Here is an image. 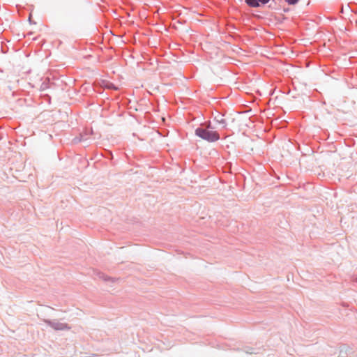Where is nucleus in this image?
I'll use <instances>...</instances> for the list:
<instances>
[{
	"instance_id": "1",
	"label": "nucleus",
	"mask_w": 357,
	"mask_h": 357,
	"mask_svg": "<svg viewBox=\"0 0 357 357\" xmlns=\"http://www.w3.org/2000/svg\"><path fill=\"white\" fill-rule=\"evenodd\" d=\"M195 135L208 142H215L220 139V135L218 132L204 128L203 126L197 128L195 130Z\"/></svg>"
},
{
	"instance_id": "2",
	"label": "nucleus",
	"mask_w": 357,
	"mask_h": 357,
	"mask_svg": "<svg viewBox=\"0 0 357 357\" xmlns=\"http://www.w3.org/2000/svg\"><path fill=\"white\" fill-rule=\"evenodd\" d=\"M43 321L55 331H68L70 327L65 323H61L56 319H44Z\"/></svg>"
},
{
	"instance_id": "3",
	"label": "nucleus",
	"mask_w": 357,
	"mask_h": 357,
	"mask_svg": "<svg viewBox=\"0 0 357 357\" xmlns=\"http://www.w3.org/2000/svg\"><path fill=\"white\" fill-rule=\"evenodd\" d=\"M213 120L222 128H225L227 126L224 115L220 112L215 111L213 113Z\"/></svg>"
},
{
	"instance_id": "4",
	"label": "nucleus",
	"mask_w": 357,
	"mask_h": 357,
	"mask_svg": "<svg viewBox=\"0 0 357 357\" xmlns=\"http://www.w3.org/2000/svg\"><path fill=\"white\" fill-rule=\"evenodd\" d=\"M270 0H245V2L250 7L259 8L261 5H265L268 3Z\"/></svg>"
},
{
	"instance_id": "5",
	"label": "nucleus",
	"mask_w": 357,
	"mask_h": 357,
	"mask_svg": "<svg viewBox=\"0 0 357 357\" xmlns=\"http://www.w3.org/2000/svg\"><path fill=\"white\" fill-rule=\"evenodd\" d=\"M98 275L100 278H102L103 280L105 281H112V282H114V278H111L109 277H107L106 276L104 273H98Z\"/></svg>"
},
{
	"instance_id": "6",
	"label": "nucleus",
	"mask_w": 357,
	"mask_h": 357,
	"mask_svg": "<svg viewBox=\"0 0 357 357\" xmlns=\"http://www.w3.org/2000/svg\"><path fill=\"white\" fill-rule=\"evenodd\" d=\"M200 126H203L204 128H207L211 130H213V129L210 121H206L204 124H202Z\"/></svg>"
},
{
	"instance_id": "7",
	"label": "nucleus",
	"mask_w": 357,
	"mask_h": 357,
	"mask_svg": "<svg viewBox=\"0 0 357 357\" xmlns=\"http://www.w3.org/2000/svg\"><path fill=\"white\" fill-rule=\"evenodd\" d=\"M105 87L109 89L117 90V87L113 83H107Z\"/></svg>"
},
{
	"instance_id": "8",
	"label": "nucleus",
	"mask_w": 357,
	"mask_h": 357,
	"mask_svg": "<svg viewBox=\"0 0 357 357\" xmlns=\"http://www.w3.org/2000/svg\"><path fill=\"white\" fill-rule=\"evenodd\" d=\"M289 5H295L298 3L299 0H284Z\"/></svg>"
},
{
	"instance_id": "9",
	"label": "nucleus",
	"mask_w": 357,
	"mask_h": 357,
	"mask_svg": "<svg viewBox=\"0 0 357 357\" xmlns=\"http://www.w3.org/2000/svg\"><path fill=\"white\" fill-rule=\"evenodd\" d=\"M74 141H75V142H81V141H82V139H77V138H75V139H74Z\"/></svg>"
},
{
	"instance_id": "10",
	"label": "nucleus",
	"mask_w": 357,
	"mask_h": 357,
	"mask_svg": "<svg viewBox=\"0 0 357 357\" xmlns=\"http://www.w3.org/2000/svg\"><path fill=\"white\" fill-rule=\"evenodd\" d=\"M356 281L357 282V277L356 278Z\"/></svg>"
}]
</instances>
